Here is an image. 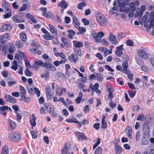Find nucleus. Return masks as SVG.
<instances>
[{
    "label": "nucleus",
    "instance_id": "nucleus-15",
    "mask_svg": "<svg viewBox=\"0 0 154 154\" xmlns=\"http://www.w3.org/2000/svg\"><path fill=\"white\" fill-rule=\"evenodd\" d=\"M44 62L41 60L35 61L33 64V66L35 69H38L40 66L43 67Z\"/></svg>",
    "mask_w": 154,
    "mask_h": 154
},
{
    "label": "nucleus",
    "instance_id": "nucleus-51",
    "mask_svg": "<svg viewBox=\"0 0 154 154\" xmlns=\"http://www.w3.org/2000/svg\"><path fill=\"white\" fill-rule=\"evenodd\" d=\"M28 8L27 5L26 4H24L20 8L19 10L20 11H25Z\"/></svg>",
    "mask_w": 154,
    "mask_h": 154
},
{
    "label": "nucleus",
    "instance_id": "nucleus-21",
    "mask_svg": "<svg viewBox=\"0 0 154 154\" xmlns=\"http://www.w3.org/2000/svg\"><path fill=\"white\" fill-rule=\"evenodd\" d=\"M46 94L48 99L51 100L53 96L51 91V88L47 87L45 88Z\"/></svg>",
    "mask_w": 154,
    "mask_h": 154
},
{
    "label": "nucleus",
    "instance_id": "nucleus-53",
    "mask_svg": "<svg viewBox=\"0 0 154 154\" xmlns=\"http://www.w3.org/2000/svg\"><path fill=\"white\" fill-rule=\"evenodd\" d=\"M136 6L134 5V2H131L130 3V7L131 10L135 11L136 10Z\"/></svg>",
    "mask_w": 154,
    "mask_h": 154
},
{
    "label": "nucleus",
    "instance_id": "nucleus-13",
    "mask_svg": "<svg viewBox=\"0 0 154 154\" xmlns=\"http://www.w3.org/2000/svg\"><path fill=\"white\" fill-rule=\"evenodd\" d=\"M5 98L7 101L10 103H15L17 101L15 98L9 94H6L5 95Z\"/></svg>",
    "mask_w": 154,
    "mask_h": 154
},
{
    "label": "nucleus",
    "instance_id": "nucleus-40",
    "mask_svg": "<svg viewBox=\"0 0 154 154\" xmlns=\"http://www.w3.org/2000/svg\"><path fill=\"white\" fill-rule=\"evenodd\" d=\"M68 32L69 38L71 39H72L73 36L75 35V32L72 30L70 29Z\"/></svg>",
    "mask_w": 154,
    "mask_h": 154
},
{
    "label": "nucleus",
    "instance_id": "nucleus-4",
    "mask_svg": "<svg viewBox=\"0 0 154 154\" xmlns=\"http://www.w3.org/2000/svg\"><path fill=\"white\" fill-rule=\"evenodd\" d=\"M9 138L13 141H18L20 139V134L18 132H13L9 135Z\"/></svg>",
    "mask_w": 154,
    "mask_h": 154
},
{
    "label": "nucleus",
    "instance_id": "nucleus-58",
    "mask_svg": "<svg viewBox=\"0 0 154 154\" xmlns=\"http://www.w3.org/2000/svg\"><path fill=\"white\" fill-rule=\"evenodd\" d=\"M25 75L28 76H31L32 75V73L28 69H26L25 71Z\"/></svg>",
    "mask_w": 154,
    "mask_h": 154
},
{
    "label": "nucleus",
    "instance_id": "nucleus-63",
    "mask_svg": "<svg viewBox=\"0 0 154 154\" xmlns=\"http://www.w3.org/2000/svg\"><path fill=\"white\" fill-rule=\"evenodd\" d=\"M3 7L5 12H7V11L11 10L7 5L4 4L3 5Z\"/></svg>",
    "mask_w": 154,
    "mask_h": 154
},
{
    "label": "nucleus",
    "instance_id": "nucleus-12",
    "mask_svg": "<svg viewBox=\"0 0 154 154\" xmlns=\"http://www.w3.org/2000/svg\"><path fill=\"white\" fill-rule=\"evenodd\" d=\"M109 39L112 44L114 45H117L118 44V42L116 37L113 33H110L109 36Z\"/></svg>",
    "mask_w": 154,
    "mask_h": 154
},
{
    "label": "nucleus",
    "instance_id": "nucleus-56",
    "mask_svg": "<svg viewBox=\"0 0 154 154\" xmlns=\"http://www.w3.org/2000/svg\"><path fill=\"white\" fill-rule=\"evenodd\" d=\"M17 82L16 81H11L8 82V85L9 87H11L16 84Z\"/></svg>",
    "mask_w": 154,
    "mask_h": 154
},
{
    "label": "nucleus",
    "instance_id": "nucleus-46",
    "mask_svg": "<svg viewBox=\"0 0 154 154\" xmlns=\"http://www.w3.org/2000/svg\"><path fill=\"white\" fill-rule=\"evenodd\" d=\"M20 37L21 40L23 41H26V38L27 36L26 34L24 33H21L20 35Z\"/></svg>",
    "mask_w": 154,
    "mask_h": 154
},
{
    "label": "nucleus",
    "instance_id": "nucleus-3",
    "mask_svg": "<svg viewBox=\"0 0 154 154\" xmlns=\"http://www.w3.org/2000/svg\"><path fill=\"white\" fill-rule=\"evenodd\" d=\"M138 56L141 59L147 60L149 57L148 54L144 50L139 49L137 50Z\"/></svg>",
    "mask_w": 154,
    "mask_h": 154
},
{
    "label": "nucleus",
    "instance_id": "nucleus-28",
    "mask_svg": "<svg viewBox=\"0 0 154 154\" xmlns=\"http://www.w3.org/2000/svg\"><path fill=\"white\" fill-rule=\"evenodd\" d=\"M54 55L56 57H60L62 59H66L65 55L63 52H56L54 53Z\"/></svg>",
    "mask_w": 154,
    "mask_h": 154
},
{
    "label": "nucleus",
    "instance_id": "nucleus-20",
    "mask_svg": "<svg viewBox=\"0 0 154 154\" xmlns=\"http://www.w3.org/2000/svg\"><path fill=\"white\" fill-rule=\"evenodd\" d=\"M115 152L116 154H120L122 151L121 147L118 144L116 143L114 144Z\"/></svg>",
    "mask_w": 154,
    "mask_h": 154
},
{
    "label": "nucleus",
    "instance_id": "nucleus-16",
    "mask_svg": "<svg viewBox=\"0 0 154 154\" xmlns=\"http://www.w3.org/2000/svg\"><path fill=\"white\" fill-rule=\"evenodd\" d=\"M150 120H148L147 118L144 116L143 114H139L137 118V120L141 121H145L147 123L150 122L151 121V118H149Z\"/></svg>",
    "mask_w": 154,
    "mask_h": 154
},
{
    "label": "nucleus",
    "instance_id": "nucleus-2",
    "mask_svg": "<svg viewBox=\"0 0 154 154\" xmlns=\"http://www.w3.org/2000/svg\"><path fill=\"white\" fill-rule=\"evenodd\" d=\"M96 17L97 21L99 24L103 26L106 24L107 20L105 16L102 13L97 14Z\"/></svg>",
    "mask_w": 154,
    "mask_h": 154
},
{
    "label": "nucleus",
    "instance_id": "nucleus-25",
    "mask_svg": "<svg viewBox=\"0 0 154 154\" xmlns=\"http://www.w3.org/2000/svg\"><path fill=\"white\" fill-rule=\"evenodd\" d=\"M69 59L72 62H76L78 60V57L75 54H73L69 56Z\"/></svg>",
    "mask_w": 154,
    "mask_h": 154
},
{
    "label": "nucleus",
    "instance_id": "nucleus-29",
    "mask_svg": "<svg viewBox=\"0 0 154 154\" xmlns=\"http://www.w3.org/2000/svg\"><path fill=\"white\" fill-rule=\"evenodd\" d=\"M43 16L47 18H50L53 19L54 18V15L51 12L48 11L45 14L44 13V15Z\"/></svg>",
    "mask_w": 154,
    "mask_h": 154
},
{
    "label": "nucleus",
    "instance_id": "nucleus-57",
    "mask_svg": "<svg viewBox=\"0 0 154 154\" xmlns=\"http://www.w3.org/2000/svg\"><path fill=\"white\" fill-rule=\"evenodd\" d=\"M11 24L10 23H8L7 24H4L2 27V29H8V28L11 29Z\"/></svg>",
    "mask_w": 154,
    "mask_h": 154
},
{
    "label": "nucleus",
    "instance_id": "nucleus-48",
    "mask_svg": "<svg viewBox=\"0 0 154 154\" xmlns=\"http://www.w3.org/2000/svg\"><path fill=\"white\" fill-rule=\"evenodd\" d=\"M95 154H102V149L100 147H97L95 151Z\"/></svg>",
    "mask_w": 154,
    "mask_h": 154
},
{
    "label": "nucleus",
    "instance_id": "nucleus-43",
    "mask_svg": "<svg viewBox=\"0 0 154 154\" xmlns=\"http://www.w3.org/2000/svg\"><path fill=\"white\" fill-rule=\"evenodd\" d=\"M19 87L21 95H25L26 93V90L25 88L21 85H20Z\"/></svg>",
    "mask_w": 154,
    "mask_h": 154
},
{
    "label": "nucleus",
    "instance_id": "nucleus-32",
    "mask_svg": "<svg viewBox=\"0 0 154 154\" xmlns=\"http://www.w3.org/2000/svg\"><path fill=\"white\" fill-rule=\"evenodd\" d=\"M16 50V48L14 44L10 43L9 44L8 52L10 53H12Z\"/></svg>",
    "mask_w": 154,
    "mask_h": 154
},
{
    "label": "nucleus",
    "instance_id": "nucleus-39",
    "mask_svg": "<svg viewBox=\"0 0 154 154\" xmlns=\"http://www.w3.org/2000/svg\"><path fill=\"white\" fill-rule=\"evenodd\" d=\"M6 12L7 13L3 15L4 18L5 19L10 18L12 15V11L11 10L8 11Z\"/></svg>",
    "mask_w": 154,
    "mask_h": 154
},
{
    "label": "nucleus",
    "instance_id": "nucleus-17",
    "mask_svg": "<svg viewBox=\"0 0 154 154\" xmlns=\"http://www.w3.org/2000/svg\"><path fill=\"white\" fill-rule=\"evenodd\" d=\"M73 24L77 29H81L79 26L80 23L77 17L74 16L72 18Z\"/></svg>",
    "mask_w": 154,
    "mask_h": 154
},
{
    "label": "nucleus",
    "instance_id": "nucleus-30",
    "mask_svg": "<svg viewBox=\"0 0 154 154\" xmlns=\"http://www.w3.org/2000/svg\"><path fill=\"white\" fill-rule=\"evenodd\" d=\"M83 94L82 92H80L79 94L78 97L75 99V101L77 104H80L82 99Z\"/></svg>",
    "mask_w": 154,
    "mask_h": 154
},
{
    "label": "nucleus",
    "instance_id": "nucleus-64",
    "mask_svg": "<svg viewBox=\"0 0 154 154\" xmlns=\"http://www.w3.org/2000/svg\"><path fill=\"white\" fill-rule=\"evenodd\" d=\"M82 22L85 26L88 25L89 24L90 22L87 19L84 18L82 19Z\"/></svg>",
    "mask_w": 154,
    "mask_h": 154
},
{
    "label": "nucleus",
    "instance_id": "nucleus-47",
    "mask_svg": "<svg viewBox=\"0 0 154 154\" xmlns=\"http://www.w3.org/2000/svg\"><path fill=\"white\" fill-rule=\"evenodd\" d=\"M102 127L103 128H107V125L105 119V118L103 117L102 119Z\"/></svg>",
    "mask_w": 154,
    "mask_h": 154
},
{
    "label": "nucleus",
    "instance_id": "nucleus-1",
    "mask_svg": "<svg viewBox=\"0 0 154 154\" xmlns=\"http://www.w3.org/2000/svg\"><path fill=\"white\" fill-rule=\"evenodd\" d=\"M149 12H146L145 14L144 15L142 18V21L140 22V23L142 24L143 22L144 26L145 27L148 28L146 29H149L151 28H153L154 29V19L151 18L150 17V14L149 15V18L147 20V15H149Z\"/></svg>",
    "mask_w": 154,
    "mask_h": 154
},
{
    "label": "nucleus",
    "instance_id": "nucleus-52",
    "mask_svg": "<svg viewBox=\"0 0 154 154\" xmlns=\"http://www.w3.org/2000/svg\"><path fill=\"white\" fill-rule=\"evenodd\" d=\"M101 139L99 138H98L97 140V142L95 143L93 146V149H94L95 148L100 144V143Z\"/></svg>",
    "mask_w": 154,
    "mask_h": 154
},
{
    "label": "nucleus",
    "instance_id": "nucleus-59",
    "mask_svg": "<svg viewBox=\"0 0 154 154\" xmlns=\"http://www.w3.org/2000/svg\"><path fill=\"white\" fill-rule=\"evenodd\" d=\"M96 79L99 82H101L103 80V77L100 74H97V76H96Z\"/></svg>",
    "mask_w": 154,
    "mask_h": 154
},
{
    "label": "nucleus",
    "instance_id": "nucleus-33",
    "mask_svg": "<svg viewBox=\"0 0 154 154\" xmlns=\"http://www.w3.org/2000/svg\"><path fill=\"white\" fill-rule=\"evenodd\" d=\"M46 110L48 112L52 114L53 116L55 117L57 116V114L54 112V109L53 108L50 107L49 108V109H46Z\"/></svg>",
    "mask_w": 154,
    "mask_h": 154
},
{
    "label": "nucleus",
    "instance_id": "nucleus-37",
    "mask_svg": "<svg viewBox=\"0 0 154 154\" xmlns=\"http://www.w3.org/2000/svg\"><path fill=\"white\" fill-rule=\"evenodd\" d=\"M21 99L25 103H29L30 101V98L29 97H26V95H21Z\"/></svg>",
    "mask_w": 154,
    "mask_h": 154
},
{
    "label": "nucleus",
    "instance_id": "nucleus-11",
    "mask_svg": "<svg viewBox=\"0 0 154 154\" xmlns=\"http://www.w3.org/2000/svg\"><path fill=\"white\" fill-rule=\"evenodd\" d=\"M8 128L9 130L12 131L15 129L16 127V123L11 120H9L8 121Z\"/></svg>",
    "mask_w": 154,
    "mask_h": 154
},
{
    "label": "nucleus",
    "instance_id": "nucleus-19",
    "mask_svg": "<svg viewBox=\"0 0 154 154\" xmlns=\"http://www.w3.org/2000/svg\"><path fill=\"white\" fill-rule=\"evenodd\" d=\"M30 122V124L32 125V128L33 129L34 127H35L36 125V123L35 122L36 118L35 117V115L33 114H32V116L29 118Z\"/></svg>",
    "mask_w": 154,
    "mask_h": 154
},
{
    "label": "nucleus",
    "instance_id": "nucleus-10",
    "mask_svg": "<svg viewBox=\"0 0 154 154\" xmlns=\"http://www.w3.org/2000/svg\"><path fill=\"white\" fill-rule=\"evenodd\" d=\"M10 37V35L8 33L2 35L0 36V42L4 44L8 40Z\"/></svg>",
    "mask_w": 154,
    "mask_h": 154
},
{
    "label": "nucleus",
    "instance_id": "nucleus-60",
    "mask_svg": "<svg viewBox=\"0 0 154 154\" xmlns=\"http://www.w3.org/2000/svg\"><path fill=\"white\" fill-rule=\"evenodd\" d=\"M126 34L124 33L120 32L117 35V38L119 39H121L122 38L125 37Z\"/></svg>",
    "mask_w": 154,
    "mask_h": 154
},
{
    "label": "nucleus",
    "instance_id": "nucleus-42",
    "mask_svg": "<svg viewBox=\"0 0 154 154\" xmlns=\"http://www.w3.org/2000/svg\"><path fill=\"white\" fill-rule=\"evenodd\" d=\"M74 50L75 53L78 56H81L82 51L80 48H73Z\"/></svg>",
    "mask_w": 154,
    "mask_h": 154
},
{
    "label": "nucleus",
    "instance_id": "nucleus-55",
    "mask_svg": "<svg viewBox=\"0 0 154 154\" xmlns=\"http://www.w3.org/2000/svg\"><path fill=\"white\" fill-rule=\"evenodd\" d=\"M8 48V46L7 45H3L2 46V48L1 51H2L5 54L7 53Z\"/></svg>",
    "mask_w": 154,
    "mask_h": 154
},
{
    "label": "nucleus",
    "instance_id": "nucleus-36",
    "mask_svg": "<svg viewBox=\"0 0 154 154\" xmlns=\"http://www.w3.org/2000/svg\"><path fill=\"white\" fill-rule=\"evenodd\" d=\"M143 130L145 132H149V125L147 123H144L143 125Z\"/></svg>",
    "mask_w": 154,
    "mask_h": 154
},
{
    "label": "nucleus",
    "instance_id": "nucleus-22",
    "mask_svg": "<svg viewBox=\"0 0 154 154\" xmlns=\"http://www.w3.org/2000/svg\"><path fill=\"white\" fill-rule=\"evenodd\" d=\"M68 5L66 1L64 0L61 1L59 4L57 5L58 7L61 8H66Z\"/></svg>",
    "mask_w": 154,
    "mask_h": 154
},
{
    "label": "nucleus",
    "instance_id": "nucleus-31",
    "mask_svg": "<svg viewBox=\"0 0 154 154\" xmlns=\"http://www.w3.org/2000/svg\"><path fill=\"white\" fill-rule=\"evenodd\" d=\"M99 87V85L98 83H96L93 86V88L92 89V90L93 91L97 93L100 94L101 91L98 89Z\"/></svg>",
    "mask_w": 154,
    "mask_h": 154
},
{
    "label": "nucleus",
    "instance_id": "nucleus-41",
    "mask_svg": "<svg viewBox=\"0 0 154 154\" xmlns=\"http://www.w3.org/2000/svg\"><path fill=\"white\" fill-rule=\"evenodd\" d=\"M17 67L18 64L17 62L15 60H14L13 63H12L11 68L14 71H16L17 69Z\"/></svg>",
    "mask_w": 154,
    "mask_h": 154
},
{
    "label": "nucleus",
    "instance_id": "nucleus-35",
    "mask_svg": "<svg viewBox=\"0 0 154 154\" xmlns=\"http://www.w3.org/2000/svg\"><path fill=\"white\" fill-rule=\"evenodd\" d=\"M61 40L65 46L67 47L69 46V42L66 38L64 37H62L61 38Z\"/></svg>",
    "mask_w": 154,
    "mask_h": 154
},
{
    "label": "nucleus",
    "instance_id": "nucleus-45",
    "mask_svg": "<svg viewBox=\"0 0 154 154\" xmlns=\"http://www.w3.org/2000/svg\"><path fill=\"white\" fill-rule=\"evenodd\" d=\"M129 3L126 0H123L122 2L119 4V6L120 8H124L125 7L126 5H128Z\"/></svg>",
    "mask_w": 154,
    "mask_h": 154
},
{
    "label": "nucleus",
    "instance_id": "nucleus-54",
    "mask_svg": "<svg viewBox=\"0 0 154 154\" xmlns=\"http://www.w3.org/2000/svg\"><path fill=\"white\" fill-rule=\"evenodd\" d=\"M16 45L18 48H21L23 46V44L19 41H16Z\"/></svg>",
    "mask_w": 154,
    "mask_h": 154
},
{
    "label": "nucleus",
    "instance_id": "nucleus-24",
    "mask_svg": "<svg viewBox=\"0 0 154 154\" xmlns=\"http://www.w3.org/2000/svg\"><path fill=\"white\" fill-rule=\"evenodd\" d=\"M8 109V107L7 106H4L0 107V113L4 116H6L7 114L5 111L6 110Z\"/></svg>",
    "mask_w": 154,
    "mask_h": 154
},
{
    "label": "nucleus",
    "instance_id": "nucleus-23",
    "mask_svg": "<svg viewBox=\"0 0 154 154\" xmlns=\"http://www.w3.org/2000/svg\"><path fill=\"white\" fill-rule=\"evenodd\" d=\"M72 42L74 46V48H80L83 46V43L82 42L75 40L73 41Z\"/></svg>",
    "mask_w": 154,
    "mask_h": 154
},
{
    "label": "nucleus",
    "instance_id": "nucleus-34",
    "mask_svg": "<svg viewBox=\"0 0 154 154\" xmlns=\"http://www.w3.org/2000/svg\"><path fill=\"white\" fill-rule=\"evenodd\" d=\"M142 143L143 145H147L149 142V139L147 136H144L142 139Z\"/></svg>",
    "mask_w": 154,
    "mask_h": 154
},
{
    "label": "nucleus",
    "instance_id": "nucleus-18",
    "mask_svg": "<svg viewBox=\"0 0 154 154\" xmlns=\"http://www.w3.org/2000/svg\"><path fill=\"white\" fill-rule=\"evenodd\" d=\"M75 134L79 140H85L86 139V136L83 133L76 132L75 133Z\"/></svg>",
    "mask_w": 154,
    "mask_h": 154
},
{
    "label": "nucleus",
    "instance_id": "nucleus-5",
    "mask_svg": "<svg viewBox=\"0 0 154 154\" xmlns=\"http://www.w3.org/2000/svg\"><path fill=\"white\" fill-rule=\"evenodd\" d=\"M92 36L96 41L98 42H101V38L104 35V33L102 32H100L97 33L94 32L92 33Z\"/></svg>",
    "mask_w": 154,
    "mask_h": 154
},
{
    "label": "nucleus",
    "instance_id": "nucleus-49",
    "mask_svg": "<svg viewBox=\"0 0 154 154\" xmlns=\"http://www.w3.org/2000/svg\"><path fill=\"white\" fill-rule=\"evenodd\" d=\"M100 49L101 51L104 53V55L105 56L108 54V53H107L108 50V49L105 47H102L100 48Z\"/></svg>",
    "mask_w": 154,
    "mask_h": 154
},
{
    "label": "nucleus",
    "instance_id": "nucleus-38",
    "mask_svg": "<svg viewBox=\"0 0 154 154\" xmlns=\"http://www.w3.org/2000/svg\"><path fill=\"white\" fill-rule=\"evenodd\" d=\"M2 154H9V148L8 146H5L2 148Z\"/></svg>",
    "mask_w": 154,
    "mask_h": 154
},
{
    "label": "nucleus",
    "instance_id": "nucleus-26",
    "mask_svg": "<svg viewBox=\"0 0 154 154\" xmlns=\"http://www.w3.org/2000/svg\"><path fill=\"white\" fill-rule=\"evenodd\" d=\"M122 66L123 69L122 70V72L125 73H127L128 71L127 70L128 68V63L127 61H125L122 64Z\"/></svg>",
    "mask_w": 154,
    "mask_h": 154
},
{
    "label": "nucleus",
    "instance_id": "nucleus-50",
    "mask_svg": "<svg viewBox=\"0 0 154 154\" xmlns=\"http://www.w3.org/2000/svg\"><path fill=\"white\" fill-rule=\"evenodd\" d=\"M86 5V4L84 2H82L79 4L78 6V9L82 10L83 9V7H85Z\"/></svg>",
    "mask_w": 154,
    "mask_h": 154
},
{
    "label": "nucleus",
    "instance_id": "nucleus-62",
    "mask_svg": "<svg viewBox=\"0 0 154 154\" xmlns=\"http://www.w3.org/2000/svg\"><path fill=\"white\" fill-rule=\"evenodd\" d=\"M90 110L89 106L88 105L84 106L83 109L84 112L85 113L88 112Z\"/></svg>",
    "mask_w": 154,
    "mask_h": 154
},
{
    "label": "nucleus",
    "instance_id": "nucleus-14",
    "mask_svg": "<svg viewBox=\"0 0 154 154\" xmlns=\"http://www.w3.org/2000/svg\"><path fill=\"white\" fill-rule=\"evenodd\" d=\"M42 32L45 34V35H42L44 38L47 40H51L54 37L50 35V34L46 30V29H42Z\"/></svg>",
    "mask_w": 154,
    "mask_h": 154
},
{
    "label": "nucleus",
    "instance_id": "nucleus-9",
    "mask_svg": "<svg viewBox=\"0 0 154 154\" xmlns=\"http://www.w3.org/2000/svg\"><path fill=\"white\" fill-rule=\"evenodd\" d=\"M12 20L15 23L24 22L25 19L21 16L20 15H15L13 16Z\"/></svg>",
    "mask_w": 154,
    "mask_h": 154
},
{
    "label": "nucleus",
    "instance_id": "nucleus-7",
    "mask_svg": "<svg viewBox=\"0 0 154 154\" xmlns=\"http://www.w3.org/2000/svg\"><path fill=\"white\" fill-rule=\"evenodd\" d=\"M123 46V44H122L116 47V50L115 51V54L119 57H120L123 54V51L124 49Z\"/></svg>",
    "mask_w": 154,
    "mask_h": 154
},
{
    "label": "nucleus",
    "instance_id": "nucleus-44",
    "mask_svg": "<svg viewBox=\"0 0 154 154\" xmlns=\"http://www.w3.org/2000/svg\"><path fill=\"white\" fill-rule=\"evenodd\" d=\"M143 12L141 11H137L135 14V17H139V18H140L141 17L143 14Z\"/></svg>",
    "mask_w": 154,
    "mask_h": 154
},
{
    "label": "nucleus",
    "instance_id": "nucleus-6",
    "mask_svg": "<svg viewBox=\"0 0 154 154\" xmlns=\"http://www.w3.org/2000/svg\"><path fill=\"white\" fill-rule=\"evenodd\" d=\"M71 148V144L69 142L65 143L63 145L61 152L62 154H67Z\"/></svg>",
    "mask_w": 154,
    "mask_h": 154
},
{
    "label": "nucleus",
    "instance_id": "nucleus-27",
    "mask_svg": "<svg viewBox=\"0 0 154 154\" xmlns=\"http://www.w3.org/2000/svg\"><path fill=\"white\" fill-rule=\"evenodd\" d=\"M126 134L129 137H131L132 134V129L130 126L127 127L126 129Z\"/></svg>",
    "mask_w": 154,
    "mask_h": 154
},
{
    "label": "nucleus",
    "instance_id": "nucleus-8",
    "mask_svg": "<svg viewBox=\"0 0 154 154\" xmlns=\"http://www.w3.org/2000/svg\"><path fill=\"white\" fill-rule=\"evenodd\" d=\"M43 67L53 71L56 70L55 66L50 63L44 62Z\"/></svg>",
    "mask_w": 154,
    "mask_h": 154
},
{
    "label": "nucleus",
    "instance_id": "nucleus-61",
    "mask_svg": "<svg viewBox=\"0 0 154 154\" xmlns=\"http://www.w3.org/2000/svg\"><path fill=\"white\" fill-rule=\"evenodd\" d=\"M126 44L128 46H132L134 45L133 42L130 40H128L126 42Z\"/></svg>",
    "mask_w": 154,
    "mask_h": 154
}]
</instances>
